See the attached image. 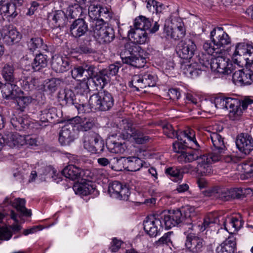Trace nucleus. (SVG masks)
<instances>
[{
    "label": "nucleus",
    "instance_id": "c756f323",
    "mask_svg": "<svg viewBox=\"0 0 253 253\" xmlns=\"http://www.w3.org/2000/svg\"><path fill=\"white\" fill-rule=\"evenodd\" d=\"M82 172L81 169L73 165L66 166L62 170V173L65 177L73 180L80 178Z\"/></svg>",
    "mask_w": 253,
    "mask_h": 253
},
{
    "label": "nucleus",
    "instance_id": "338daca9",
    "mask_svg": "<svg viewBox=\"0 0 253 253\" xmlns=\"http://www.w3.org/2000/svg\"><path fill=\"white\" fill-rule=\"evenodd\" d=\"M215 220L212 218V215H208L205 218L204 221L202 224L201 230L202 231H204L207 228L210 226L211 224H213Z\"/></svg>",
    "mask_w": 253,
    "mask_h": 253
},
{
    "label": "nucleus",
    "instance_id": "0eeeda50",
    "mask_svg": "<svg viewBox=\"0 0 253 253\" xmlns=\"http://www.w3.org/2000/svg\"><path fill=\"white\" fill-rule=\"evenodd\" d=\"M114 102L112 95L105 90L92 95L88 100L89 108L102 111L110 110L114 105Z\"/></svg>",
    "mask_w": 253,
    "mask_h": 253
},
{
    "label": "nucleus",
    "instance_id": "1a4fd4ad",
    "mask_svg": "<svg viewBox=\"0 0 253 253\" xmlns=\"http://www.w3.org/2000/svg\"><path fill=\"white\" fill-rule=\"evenodd\" d=\"M209 138L211 139L214 147L212 151L206 154L211 164L218 162L222 159L223 154L226 151V146L224 144L223 138L217 132L210 133Z\"/></svg>",
    "mask_w": 253,
    "mask_h": 253
},
{
    "label": "nucleus",
    "instance_id": "4468645a",
    "mask_svg": "<svg viewBox=\"0 0 253 253\" xmlns=\"http://www.w3.org/2000/svg\"><path fill=\"white\" fill-rule=\"evenodd\" d=\"M108 191L112 197L120 200H127L130 194L128 188L124 186L118 181H114L110 183Z\"/></svg>",
    "mask_w": 253,
    "mask_h": 253
},
{
    "label": "nucleus",
    "instance_id": "37998d69",
    "mask_svg": "<svg viewBox=\"0 0 253 253\" xmlns=\"http://www.w3.org/2000/svg\"><path fill=\"white\" fill-rule=\"evenodd\" d=\"M134 142L138 144H145L149 141L150 137L144 135L141 131L136 130L132 132L130 135Z\"/></svg>",
    "mask_w": 253,
    "mask_h": 253
},
{
    "label": "nucleus",
    "instance_id": "4be33fe9",
    "mask_svg": "<svg viewBox=\"0 0 253 253\" xmlns=\"http://www.w3.org/2000/svg\"><path fill=\"white\" fill-rule=\"evenodd\" d=\"M5 203L10 204L18 212L19 216H30L31 211L25 207V200L24 199L17 198L13 202L10 201L8 198H6L4 201Z\"/></svg>",
    "mask_w": 253,
    "mask_h": 253
},
{
    "label": "nucleus",
    "instance_id": "13d9d810",
    "mask_svg": "<svg viewBox=\"0 0 253 253\" xmlns=\"http://www.w3.org/2000/svg\"><path fill=\"white\" fill-rule=\"evenodd\" d=\"M60 84V80L58 79H52L47 82L44 86L45 91L48 90L52 92L55 91Z\"/></svg>",
    "mask_w": 253,
    "mask_h": 253
},
{
    "label": "nucleus",
    "instance_id": "5701e85b",
    "mask_svg": "<svg viewBox=\"0 0 253 253\" xmlns=\"http://www.w3.org/2000/svg\"><path fill=\"white\" fill-rule=\"evenodd\" d=\"M58 118L57 110L54 107L46 109L41 111L40 115V126L43 127L46 126L47 123L52 121Z\"/></svg>",
    "mask_w": 253,
    "mask_h": 253
},
{
    "label": "nucleus",
    "instance_id": "f704fd0d",
    "mask_svg": "<svg viewBox=\"0 0 253 253\" xmlns=\"http://www.w3.org/2000/svg\"><path fill=\"white\" fill-rule=\"evenodd\" d=\"M47 56L42 54H37L32 63V68L34 71H39L47 65Z\"/></svg>",
    "mask_w": 253,
    "mask_h": 253
},
{
    "label": "nucleus",
    "instance_id": "0e129e2a",
    "mask_svg": "<svg viewBox=\"0 0 253 253\" xmlns=\"http://www.w3.org/2000/svg\"><path fill=\"white\" fill-rule=\"evenodd\" d=\"M75 94L70 90L65 91L64 92V97L63 100L65 102L66 104L73 105L74 103V98Z\"/></svg>",
    "mask_w": 253,
    "mask_h": 253
},
{
    "label": "nucleus",
    "instance_id": "9d476101",
    "mask_svg": "<svg viewBox=\"0 0 253 253\" xmlns=\"http://www.w3.org/2000/svg\"><path fill=\"white\" fill-rule=\"evenodd\" d=\"M196 49L197 46L195 43L194 37L189 36L177 44L176 51L181 58L188 59L192 57Z\"/></svg>",
    "mask_w": 253,
    "mask_h": 253
},
{
    "label": "nucleus",
    "instance_id": "58836bf2",
    "mask_svg": "<svg viewBox=\"0 0 253 253\" xmlns=\"http://www.w3.org/2000/svg\"><path fill=\"white\" fill-rule=\"evenodd\" d=\"M127 168L131 171H136L140 169L143 165V161L138 157H129L126 159Z\"/></svg>",
    "mask_w": 253,
    "mask_h": 253
},
{
    "label": "nucleus",
    "instance_id": "bf43d9fd",
    "mask_svg": "<svg viewBox=\"0 0 253 253\" xmlns=\"http://www.w3.org/2000/svg\"><path fill=\"white\" fill-rule=\"evenodd\" d=\"M124 161L125 162L126 161L125 158H114L113 159H111L110 161V167L111 169L116 171L122 170V167L120 166V165L123 164Z\"/></svg>",
    "mask_w": 253,
    "mask_h": 253
},
{
    "label": "nucleus",
    "instance_id": "5fc2aeb1",
    "mask_svg": "<svg viewBox=\"0 0 253 253\" xmlns=\"http://www.w3.org/2000/svg\"><path fill=\"white\" fill-rule=\"evenodd\" d=\"M245 73L243 72L242 70H239L235 71L232 75V80L235 84H248L249 81L245 79Z\"/></svg>",
    "mask_w": 253,
    "mask_h": 253
},
{
    "label": "nucleus",
    "instance_id": "603ef678",
    "mask_svg": "<svg viewBox=\"0 0 253 253\" xmlns=\"http://www.w3.org/2000/svg\"><path fill=\"white\" fill-rule=\"evenodd\" d=\"M101 6L100 5H91L88 8V14L91 18L93 19L92 23L97 21V19H100V10Z\"/></svg>",
    "mask_w": 253,
    "mask_h": 253
},
{
    "label": "nucleus",
    "instance_id": "09e8293b",
    "mask_svg": "<svg viewBox=\"0 0 253 253\" xmlns=\"http://www.w3.org/2000/svg\"><path fill=\"white\" fill-rule=\"evenodd\" d=\"M72 76L73 78L78 80L82 79L85 80L84 77L85 71L84 64L75 67L71 71Z\"/></svg>",
    "mask_w": 253,
    "mask_h": 253
},
{
    "label": "nucleus",
    "instance_id": "9b49d317",
    "mask_svg": "<svg viewBox=\"0 0 253 253\" xmlns=\"http://www.w3.org/2000/svg\"><path fill=\"white\" fill-rule=\"evenodd\" d=\"M162 127L164 133L168 137L171 138H177L178 141H180L183 140L184 138H186L190 142L195 143L198 145L197 142L195 139L194 132L192 129H188L183 131L176 132L174 130L172 126L169 124H164Z\"/></svg>",
    "mask_w": 253,
    "mask_h": 253
},
{
    "label": "nucleus",
    "instance_id": "2f4dec72",
    "mask_svg": "<svg viewBox=\"0 0 253 253\" xmlns=\"http://www.w3.org/2000/svg\"><path fill=\"white\" fill-rule=\"evenodd\" d=\"M73 189L76 194L81 196H86L94 192L95 187L89 182L76 183L73 186Z\"/></svg>",
    "mask_w": 253,
    "mask_h": 253
},
{
    "label": "nucleus",
    "instance_id": "393cba45",
    "mask_svg": "<svg viewBox=\"0 0 253 253\" xmlns=\"http://www.w3.org/2000/svg\"><path fill=\"white\" fill-rule=\"evenodd\" d=\"M20 92L19 87L14 83L7 82L3 84L1 88V92L3 98L6 99H14L16 97V94Z\"/></svg>",
    "mask_w": 253,
    "mask_h": 253
},
{
    "label": "nucleus",
    "instance_id": "4d7b16f0",
    "mask_svg": "<svg viewBox=\"0 0 253 253\" xmlns=\"http://www.w3.org/2000/svg\"><path fill=\"white\" fill-rule=\"evenodd\" d=\"M78 51L82 54H92L95 52V50L92 48L89 41L81 43L78 48Z\"/></svg>",
    "mask_w": 253,
    "mask_h": 253
},
{
    "label": "nucleus",
    "instance_id": "e433bc0d",
    "mask_svg": "<svg viewBox=\"0 0 253 253\" xmlns=\"http://www.w3.org/2000/svg\"><path fill=\"white\" fill-rule=\"evenodd\" d=\"M11 124L17 130L21 131L28 128L29 121L22 117H16L11 119Z\"/></svg>",
    "mask_w": 253,
    "mask_h": 253
},
{
    "label": "nucleus",
    "instance_id": "a211bd4d",
    "mask_svg": "<svg viewBox=\"0 0 253 253\" xmlns=\"http://www.w3.org/2000/svg\"><path fill=\"white\" fill-rule=\"evenodd\" d=\"M70 32L75 38H80L85 34L88 31L87 23L83 18L75 20L71 25Z\"/></svg>",
    "mask_w": 253,
    "mask_h": 253
},
{
    "label": "nucleus",
    "instance_id": "6e6d98bb",
    "mask_svg": "<svg viewBox=\"0 0 253 253\" xmlns=\"http://www.w3.org/2000/svg\"><path fill=\"white\" fill-rule=\"evenodd\" d=\"M182 211H183L180 210L169 211V215L174 219L177 225L183 222L184 220L186 218V215L182 214Z\"/></svg>",
    "mask_w": 253,
    "mask_h": 253
},
{
    "label": "nucleus",
    "instance_id": "e2e57ef3",
    "mask_svg": "<svg viewBox=\"0 0 253 253\" xmlns=\"http://www.w3.org/2000/svg\"><path fill=\"white\" fill-rule=\"evenodd\" d=\"M12 236V232L7 227H0V240L8 241Z\"/></svg>",
    "mask_w": 253,
    "mask_h": 253
},
{
    "label": "nucleus",
    "instance_id": "473e14b6",
    "mask_svg": "<svg viewBox=\"0 0 253 253\" xmlns=\"http://www.w3.org/2000/svg\"><path fill=\"white\" fill-rule=\"evenodd\" d=\"M15 68L13 64L7 63L4 64L1 70V76L6 82L14 83L15 78L14 76Z\"/></svg>",
    "mask_w": 253,
    "mask_h": 253
},
{
    "label": "nucleus",
    "instance_id": "a18cd8bd",
    "mask_svg": "<svg viewBox=\"0 0 253 253\" xmlns=\"http://www.w3.org/2000/svg\"><path fill=\"white\" fill-rule=\"evenodd\" d=\"M82 5L79 3L74 5H70L67 9V16L71 19H75L79 17L82 13Z\"/></svg>",
    "mask_w": 253,
    "mask_h": 253
},
{
    "label": "nucleus",
    "instance_id": "f03ea898",
    "mask_svg": "<svg viewBox=\"0 0 253 253\" xmlns=\"http://www.w3.org/2000/svg\"><path fill=\"white\" fill-rule=\"evenodd\" d=\"M134 28H131L128 32L129 38L132 42L139 44H144L148 40V31L150 33H155L159 29V24L153 20H151L143 16H139L135 18L134 22Z\"/></svg>",
    "mask_w": 253,
    "mask_h": 253
},
{
    "label": "nucleus",
    "instance_id": "f3484780",
    "mask_svg": "<svg viewBox=\"0 0 253 253\" xmlns=\"http://www.w3.org/2000/svg\"><path fill=\"white\" fill-rule=\"evenodd\" d=\"M236 145L240 151L249 154L253 151V138L247 133H241L237 137Z\"/></svg>",
    "mask_w": 253,
    "mask_h": 253
},
{
    "label": "nucleus",
    "instance_id": "4c0bfd02",
    "mask_svg": "<svg viewBox=\"0 0 253 253\" xmlns=\"http://www.w3.org/2000/svg\"><path fill=\"white\" fill-rule=\"evenodd\" d=\"M108 150L113 153H123L126 149V144L125 142H119L115 141H111L107 143Z\"/></svg>",
    "mask_w": 253,
    "mask_h": 253
},
{
    "label": "nucleus",
    "instance_id": "bb28decb",
    "mask_svg": "<svg viewBox=\"0 0 253 253\" xmlns=\"http://www.w3.org/2000/svg\"><path fill=\"white\" fill-rule=\"evenodd\" d=\"M87 98L86 94L76 93L74 98L73 105L75 106L79 112L84 113L86 111V108L90 109Z\"/></svg>",
    "mask_w": 253,
    "mask_h": 253
},
{
    "label": "nucleus",
    "instance_id": "dca6fc26",
    "mask_svg": "<svg viewBox=\"0 0 253 253\" xmlns=\"http://www.w3.org/2000/svg\"><path fill=\"white\" fill-rule=\"evenodd\" d=\"M205 242L202 238L193 233H188L186 236L185 246L191 252L199 253L204 248Z\"/></svg>",
    "mask_w": 253,
    "mask_h": 253
},
{
    "label": "nucleus",
    "instance_id": "ea45409f",
    "mask_svg": "<svg viewBox=\"0 0 253 253\" xmlns=\"http://www.w3.org/2000/svg\"><path fill=\"white\" fill-rule=\"evenodd\" d=\"M77 123L80 124V129L82 131H87L91 129L94 125V123L92 118H82L81 117H76L74 119Z\"/></svg>",
    "mask_w": 253,
    "mask_h": 253
},
{
    "label": "nucleus",
    "instance_id": "a878e982",
    "mask_svg": "<svg viewBox=\"0 0 253 253\" xmlns=\"http://www.w3.org/2000/svg\"><path fill=\"white\" fill-rule=\"evenodd\" d=\"M235 238L233 235L229 236L222 244L216 248L217 253H234L236 246Z\"/></svg>",
    "mask_w": 253,
    "mask_h": 253
},
{
    "label": "nucleus",
    "instance_id": "72a5a7b5",
    "mask_svg": "<svg viewBox=\"0 0 253 253\" xmlns=\"http://www.w3.org/2000/svg\"><path fill=\"white\" fill-rule=\"evenodd\" d=\"M3 39L8 44L17 43L21 39L20 34L15 29L4 30Z\"/></svg>",
    "mask_w": 253,
    "mask_h": 253
},
{
    "label": "nucleus",
    "instance_id": "052dcab7",
    "mask_svg": "<svg viewBox=\"0 0 253 253\" xmlns=\"http://www.w3.org/2000/svg\"><path fill=\"white\" fill-rule=\"evenodd\" d=\"M96 139L93 142V153H99L103 150L104 144L98 134L96 133Z\"/></svg>",
    "mask_w": 253,
    "mask_h": 253
},
{
    "label": "nucleus",
    "instance_id": "6e6552de",
    "mask_svg": "<svg viewBox=\"0 0 253 253\" xmlns=\"http://www.w3.org/2000/svg\"><path fill=\"white\" fill-rule=\"evenodd\" d=\"M214 57V58L211 59L210 63L208 61L206 62L200 61V63L203 67H206L210 65L213 71L221 74H230L235 69L236 66L235 63H232L228 58L220 56Z\"/></svg>",
    "mask_w": 253,
    "mask_h": 253
},
{
    "label": "nucleus",
    "instance_id": "39448f33",
    "mask_svg": "<svg viewBox=\"0 0 253 253\" xmlns=\"http://www.w3.org/2000/svg\"><path fill=\"white\" fill-rule=\"evenodd\" d=\"M141 47L133 42L126 44L121 56L123 63L136 68L143 67L146 63L145 58L140 54Z\"/></svg>",
    "mask_w": 253,
    "mask_h": 253
},
{
    "label": "nucleus",
    "instance_id": "f257e3e1",
    "mask_svg": "<svg viewBox=\"0 0 253 253\" xmlns=\"http://www.w3.org/2000/svg\"><path fill=\"white\" fill-rule=\"evenodd\" d=\"M197 144H198L197 143ZM195 145L197 147L199 145L190 142L186 138H184L180 141H176L173 143V150L179 154L178 156L179 161L184 163H191L196 160L197 166L196 167L197 172L201 176L208 175L210 174L212 170L211 164L206 154L199 156L197 152L190 150Z\"/></svg>",
    "mask_w": 253,
    "mask_h": 253
},
{
    "label": "nucleus",
    "instance_id": "cd10ccee",
    "mask_svg": "<svg viewBox=\"0 0 253 253\" xmlns=\"http://www.w3.org/2000/svg\"><path fill=\"white\" fill-rule=\"evenodd\" d=\"M119 67L115 64H111L107 68L100 71L102 76V88L110 81L112 76H115L118 72Z\"/></svg>",
    "mask_w": 253,
    "mask_h": 253
},
{
    "label": "nucleus",
    "instance_id": "412c9836",
    "mask_svg": "<svg viewBox=\"0 0 253 253\" xmlns=\"http://www.w3.org/2000/svg\"><path fill=\"white\" fill-rule=\"evenodd\" d=\"M1 136L3 146L4 145H7L10 147H13L16 145L22 146L23 136L17 133L6 131L3 134H1Z\"/></svg>",
    "mask_w": 253,
    "mask_h": 253
},
{
    "label": "nucleus",
    "instance_id": "c9c22d12",
    "mask_svg": "<svg viewBox=\"0 0 253 253\" xmlns=\"http://www.w3.org/2000/svg\"><path fill=\"white\" fill-rule=\"evenodd\" d=\"M51 16L58 27L64 26L68 20V17L62 10L55 11L53 14H51Z\"/></svg>",
    "mask_w": 253,
    "mask_h": 253
},
{
    "label": "nucleus",
    "instance_id": "a19ab883",
    "mask_svg": "<svg viewBox=\"0 0 253 253\" xmlns=\"http://www.w3.org/2000/svg\"><path fill=\"white\" fill-rule=\"evenodd\" d=\"M231 192L226 188L218 187V193L216 199H219L222 201H229L232 198H240V194H238L234 196L231 193Z\"/></svg>",
    "mask_w": 253,
    "mask_h": 253
},
{
    "label": "nucleus",
    "instance_id": "774afa93",
    "mask_svg": "<svg viewBox=\"0 0 253 253\" xmlns=\"http://www.w3.org/2000/svg\"><path fill=\"white\" fill-rule=\"evenodd\" d=\"M168 95L170 99L176 100L180 97V93L178 89L171 88L169 90Z\"/></svg>",
    "mask_w": 253,
    "mask_h": 253
},
{
    "label": "nucleus",
    "instance_id": "7ed1b4c3",
    "mask_svg": "<svg viewBox=\"0 0 253 253\" xmlns=\"http://www.w3.org/2000/svg\"><path fill=\"white\" fill-rule=\"evenodd\" d=\"M144 229L151 237H155L165 227L169 229L177 225L169 212L162 211L148 217L143 222Z\"/></svg>",
    "mask_w": 253,
    "mask_h": 253
},
{
    "label": "nucleus",
    "instance_id": "f8f14e48",
    "mask_svg": "<svg viewBox=\"0 0 253 253\" xmlns=\"http://www.w3.org/2000/svg\"><path fill=\"white\" fill-rule=\"evenodd\" d=\"M157 77L150 73L144 74L135 75L129 82V85L135 87L137 90L139 88H144L146 87L155 86L157 82Z\"/></svg>",
    "mask_w": 253,
    "mask_h": 253
},
{
    "label": "nucleus",
    "instance_id": "680f3d73",
    "mask_svg": "<svg viewBox=\"0 0 253 253\" xmlns=\"http://www.w3.org/2000/svg\"><path fill=\"white\" fill-rule=\"evenodd\" d=\"M22 145H29L30 146H38L39 142L35 136H23Z\"/></svg>",
    "mask_w": 253,
    "mask_h": 253
},
{
    "label": "nucleus",
    "instance_id": "20e7f679",
    "mask_svg": "<svg viewBox=\"0 0 253 253\" xmlns=\"http://www.w3.org/2000/svg\"><path fill=\"white\" fill-rule=\"evenodd\" d=\"M207 106L209 109H211L210 112L212 111L214 108L229 110V116L232 120L237 119L243 113L240 108V100L232 97H216L214 102H208Z\"/></svg>",
    "mask_w": 253,
    "mask_h": 253
},
{
    "label": "nucleus",
    "instance_id": "79ce46f5",
    "mask_svg": "<svg viewBox=\"0 0 253 253\" xmlns=\"http://www.w3.org/2000/svg\"><path fill=\"white\" fill-rule=\"evenodd\" d=\"M13 100L16 101L18 106V109L22 111L32 102L31 97L20 95L18 93L16 94V97Z\"/></svg>",
    "mask_w": 253,
    "mask_h": 253
},
{
    "label": "nucleus",
    "instance_id": "b1692460",
    "mask_svg": "<svg viewBox=\"0 0 253 253\" xmlns=\"http://www.w3.org/2000/svg\"><path fill=\"white\" fill-rule=\"evenodd\" d=\"M164 31L168 39L174 40L182 39L185 34V29L181 24L175 28L165 26Z\"/></svg>",
    "mask_w": 253,
    "mask_h": 253
},
{
    "label": "nucleus",
    "instance_id": "c85d7f7f",
    "mask_svg": "<svg viewBox=\"0 0 253 253\" xmlns=\"http://www.w3.org/2000/svg\"><path fill=\"white\" fill-rule=\"evenodd\" d=\"M52 68L57 73H62L69 68V62L62 57L55 55L52 57Z\"/></svg>",
    "mask_w": 253,
    "mask_h": 253
},
{
    "label": "nucleus",
    "instance_id": "2eb2a0df",
    "mask_svg": "<svg viewBox=\"0 0 253 253\" xmlns=\"http://www.w3.org/2000/svg\"><path fill=\"white\" fill-rule=\"evenodd\" d=\"M211 39L217 49L225 47L231 43V40L229 36L221 27L214 28L211 32Z\"/></svg>",
    "mask_w": 253,
    "mask_h": 253
},
{
    "label": "nucleus",
    "instance_id": "7c9ffc66",
    "mask_svg": "<svg viewBox=\"0 0 253 253\" xmlns=\"http://www.w3.org/2000/svg\"><path fill=\"white\" fill-rule=\"evenodd\" d=\"M243 224L241 220H239L236 217H227L223 222V225L225 230L228 233L235 232L239 229Z\"/></svg>",
    "mask_w": 253,
    "mask_h": 253
},
{
    "label": "nucleus",
    "instance_id": "8fccbe9b",
    "mask_svg": "<svg viewBox=\"0 0 253 253\" xmlns=\"http://www.w3.org/2000/svg\"><path fill=\"white\" fill-rule=\"evenodd\" d=\"M203 48L208 54L213 56H216L218 54L221 53L222 50L221 49H217V47L212 46L211 42L209 41L204 42Z\"/></svg>",
    "mask_w": 253,
    "mask_h": 253
},
{
    "label": "nucleus",
    "instance_id": "6ab92c4d",
    "mask_svg": "<svg viewBox=\"0 0 253 253\" xmlns=\"http://www.w3.org/2000/svg\"><path fill=\"white\" fill-rule=\"evenodd\" d=\"M85 75L84 77L86 79H91L95 85L99 88H102V76L100 75V71L97 72V68L93 65L84 64Z\"/></svg>",
    "mask_w": 253,
    "mask_h": 253
},
{
    "label": "nucleus",
    "instance_id": "3c124183",
    "mask_svg": "<svg viewBox=\"0 0 253 253\" xmlns=\"http://www.w3.org/2000/svg\"><path fill=\"white\" fill-rule=\"evenodd\" d=\"M42 42V39L40 38H32L27 42L28 48L30 51H34L37 48L41 47Z\"/></svg>",
    "mask_w": 253,
    "mask_h": 253
},
{
    "label": "nucleus",
    "instance_id": "423d86ee",
    "mask_svg": "<svg viewBox=\"0 0 253 253\" xmlns=\"http://www.w3.org/2000/svg\"><path fill=\"white\" fill-rule=\"evenodd\" d=\"M89 32L101 44H107L115 38L114 29L106 26L102 20L93 22L90 26Z\"/></svg>",
    "mask_w": 253,
    "mask_h": 253
},
{
    "label": "nucleus",
    "instance_id": "aec40b11",
    "mask_svg": "<svg viewBox=\"0 0 253 253\" xmlns=\"http://www.w3.org/2000/svg\"><path fill=\"white\" fill-rule=\"evenodd\" d=\"M75 139L74 129L72 125L64 126L59 133V142L62 145H69Z\"/></svg>",
    "mask_w": 253,
    "mask_h": 253
},
{
    "label": "nucleus",
    "instance_id": "864d4df0",
    "mask_svg": "<svg viewBox=\"0 0 253 253\" xmlns=\"http://www.w3.org/2000/svg\"><path fill=\"white\" fill-rule=\"evenodd\" d=\"M173 236V232H168L165 234L157 242L158 245H166L168 246L172 245V237Z\"/></svg>",
    "mask_w": 253,
    "mask_h": 253
},
{
    "label": "nucleus",
    "instance_id": "49530a36",
    "mask_svg": "<svg viewBox=\"0 0 253 253\" xmlns=\"http://www.w3.org/2000/svg\"><path fill=\"white\" fill-rule=\"evenodd\" d=\"M96 133L94 132L89 133L86 135L84 138V146L88 151L93 153V142L96 139Z\"/></svg>",
    "mask_w": 253,
    "mask_h": 253
},
{
    "label": "nucleus",
    "instance_id": "de8ad7c7",
    "mask_svg": "<svg viewBox=\"0 0 253 253\" xmlns=\"http://www.w3.org/2000/svg\"><path fill=\"white\" fill-rule=\"evenodd\" d=\"M166 173L174 178V180L178 181L183 178V171L179 168L169 167L166 169Z\"/></svg>",
    "mask_w": 253,
    "mask_h": 253
},
{
    "label": "nucleus",
    "instance_id": "69168bd1",
    "mask_svg": "<svg viewBox=\"0 0 253 253\" xmlns=\"http://www.w3.org/2000/svg\"><path fill=\"white\" fill-rule=\"evenodd\" d=\"M18 7L17 5L14 4V3H7L6 4V10L5 12L10 16L14 18L18 14L16 7Z\"/></svg>",
    "mask_w": 253,
    "mask_h": 253
},
{
    "label": "nucleus",
    "instance_id": "c03bdc74",
    "mask_svg": "<svg viewBox=\"0 0 253 253\" xmlns=\"http://www.w3.org/2000/svg\"><path fill=\"white\" fill-rule=\"evenodd\" d=\"M92 81H93L91 79L83 80L77 86V93L87 95V94L90 90L89 85L91 83H93Z\"/></svg>",
    "mask_w": 253,
    "mask_h": 253
},
{
    "label": "nucleus",
    "instance_id": "ddd939ff",
    "mask_svg": "<svg viewBox=\"0 0 253 253\" xmlns=\"http://www.w3.org/2000/svg\"><path fill=\"white\" fill-rule=\"evenodd\" d=\"M244 57L247 63H252L253 61V46L245 42H240L236 44L232 58L234 63L238 65L237 56Z\"/></svg>",
    "mask_w": 253,
    "mask_h": 253
}]
</instances>
